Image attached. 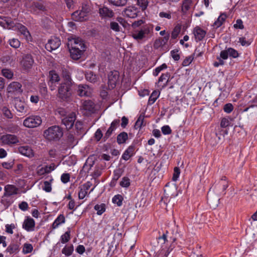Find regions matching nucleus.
Returning <instances> with one entry per match:
<instances>
[{"mask_svg": "<svg viewBox=\"0 0 257 257\" xmlns=\"http://www.w3.org/2000/svg\"><path fill=\"white\" fill-rule=\"evenodd\" d=\"M72 19L75 21L82 22L87 20V16L80 11H77L72 14Z\"/></svg>", "mask_w": 257, "mask_h": 257, "instance_id": "20", "label": "nucleus"}, {"mask_svg": "<svg viewBox=\"0 0 257 257\" xmlns=\"http://www.w3.org/2000/svg\"><path fill=\"white\" fill-rule=\"evenodd\" d=\"M145 116L143 114H141L138 117L137 121L135 123L134 127L135 129L140 128L142 126L144 125V120Z\"/></svg>", "mask_w": 257, "mask_h": 257, "instance_id": "38", "label": "nucleus"}, {"mask_svg": "<svg viewBox=\"0 0 257 257\" xmlns=\"http://www.w3.org/2000/svg\"><path fill=\"white\" fill-rule=\"evenodd\" d=\"M86 80L91 83H95L97 81V76L91 71H89L85 74Z\"/></svg>", "mask_w": 257, "mask_h": 257, "instance_id": "33", "label": "nucleus"}, {"mask_svg": "<svg viewBox=\"0 0 257 257\" xmlns=\"http://www.w3.org/2000/svg\"><path fill=\"white\" fill-rule=\"evenodd\" d=\"M7 89L9 93L19 94L23 92L21 84L16 81L11 83L9 85Z\"/></svg>", "mask_w": 257, "mask_h": 257, "instance_id": "15", "label": "nucleus"}, {"mask_svg": "<svg viewBox=\"0 0 257 257\" xmlns=\"http://www.w3.org/2000/svg\"><path fill=\"white\" fill-rule=\"evenodd\" d=\"M219 201L218 197H216L214 200L213 199V197L211 194H208L207 195V202L211 207L215 208L218 206Z\"/></svg>", "mask_w": 257, "mask_h": 257, "instance_id": "32", "label": "nucleus"}, {"mask_svg": "<svg viewBox=\"0 0 257 257\" xmlns=\"http://www.w3.org/2000/svg\"><path fill=\"white\" fill-rule=\"evenodd\" d=\"M94 208L97 211V214L100 215L105 211V205L103 203L96 204Z\"/></svg>", "mask_w": 257, "mask_h": 257, "instance_id": "40", "label": "nucleus"}, {"mask_svg": "<svg viewBox=\"0 0 257 257\" xmlns=\"http://www.w3.org/2000/svg\"><path fill=\"white\" fill-rule=\"evenodd\" d=\"M82 108L84 110L89 112H93L94 111L95 105L92 101L90 100H86L83 102Z\"/></svg>", "mask_w": 257, "mask_h": 257, "instance_id": "24", "label": "nucleus"}, {"mask_svg": "<svg viewBox=\"0 0 257 257\" xmlns=\"http://www.w3.org/2000/svg\"><path fill=\"white\" fill-rule=\"evenodd\" d=\"M9 43L11 47L14 48H18L20 46V42L17 39L13 38L12 39H10Z\"/></svg>", "mask_w": 257, "mask_h": 257, "instance_id": "48", "label": "nucleus"}, {"mask_svg": "<svg viewBox=\"0 0 257 257\" xmlns=\"http://www.w3.org/2000/svg\"><path fill=\"white\" fill-rule=\"evenodd\" d=\"M33 249V245L30 243H25L23 249V252L24 254L31 253Z\"/></svg>", "mask_w": 257, "mask_h": 257, "instance_id": "46", "label": "nucleus"}, {"mask_svg": "<svg viewBox=\"0 0 257 257\" xmlns=\"http://www.w3.org/2000/svg\"><path fill=\"white\" fill-rule=\"evenodd\" d=\"M81 10L83 12V13L88 16L91 12V8L89 5L83 4Z\"/></svg>", "mask_w": 257, "mask_h": 257, "instance_id": "54", "label": "nucleus"}, {"mask_svg": "<svg viewBox=\"0 0 257 257\" xmlns=\"http://www.w3.org/2000/svg\"><path fill=\"white\" fill-rule=\"evenodd\" d=\"M2 111L4 115L8 118H12L13 116L11 110L7 107H3Z\"/></svg>", "mask_w": 257, "mask_h": 257, "instance_id": "52", "label": "nucleus"}, {"mask_svg": "<svg viewBox=\"0 0 257 257\" xmlns=\"http://www.w3.org/2000/svg\"><path fill=\"white\" fill-rule=\"evenodd\" d=\"M20 250L19 244L17 243H11L7 248L6 252L9 254H16Z\"/></svg>", "mask_w": 257, "mask_h": 257, "instance_id": "25", "label": "nucleus"}, {"mask_svg": "<svg viewBox=\"0 0 257 257\" xmlns=\"http://www.w3.org/2000/svg\"><path fill=\"white\" fill-rule=\"evenodd\" d=\"M70 239V230L68 229L65 233L61 236L60 240L62 243L68 242Z\"/></svg>", "mask_w": 257, "mask_h": 257, "instance_id": "39", "label": "nucleus"}, {"mask_svg": "<svg viewBox=\"0 0 257 257\" xmlns=\"http://www.w3.org/2000/svg\"><path fill=\"white\" fill-rule=\"evenodd\" d=\"M138 12V9L134 6L128 7L123 11L124 16L133 19L137 17Z\"/></svg>", "mask_w": 257, "mask_h": 257, "instance_id": "17", "label": "nucleus"}, {"mask_svg": "<svg viewBox=\"0 0 257 257\" xmlns=\"http://www.w3.org/2000/svg\"><path fill=\"white\" fill-rule=\"evenodd\" d=\"M90 88L86 84H80L78 86L77 92L81 96H89L91 94Z\"/></svg>", "mask_w": 257, "mask_h": 257, "instance_id": "18", "label": "nucleus"}, {"mask_svg": "<svg viewBox=\"0 0 257 257\" xmlns=\"http://www.w3.org/2000/svg\"><path fill=\"white\" fill-rule=\"evenodd\" d=\"M193 33L197 41H201L206 35V31L197 27L194 29Z\"/></svg>", "mask_w": 257, "mask_h": 257, "instance_id": "22", "label": "nucleus"}, {"mask_svg": "<svg viewBox=\"0 0 257 257\" xmlns=\"http://www.w3.org/2000/svg\"><path fill=\"white\" fill-rule=\"evenodd\" d=\"M79 188L80 191L78 193V198L79 199H83L87 194V192L84 190L81 187Z\"/></svg>", "mask_w": 257, "mask_h": 257, "instance_id": "63", "label": "nucleus"}, {"mask_svg": "<svg viewBox=\"0 0 257 257\" xmlns=\"http://www.w3.org/2000/svg\"><path fill=\"white\" fill-rule=\"evenodd\" d=\"M160 94V92L157 91H154L152 93L151 95L149 97V103L152 104L154 103L158 97H159Z\"/></svg>", "mask_w": 257, "mask_h": 257, "instance_id": "44", "label": "nucleus"}, {"mask_svg": "<svg viewBox=\"0 0 257 257\" xmlns=\"http://www.w3.org/2000/svg\"><path fill=\"white\" fill-rule=\"evenodd\" d=\"M53 181V178L51 177L48 181L44 182V186L43 189L47 192H50L52 190L51 183Z\"/></svg>", "mask_w": 257, "mask_h": 257, "instance_id": "36", "label": "nucleus"}, {"mask_svg": "<svg viewBox=\"0 0 257 257\" xmlns=\"http://www.w3.org/2000/svg\"><path fill=\"white\" fill-rule=\"evenodd\" d=\"M69 49L71 57L74 60L79 59L83 54V52L85 51L83 50H80L78 48H75V49H71L70 48Z\"/></svg>", "mask_w": 257, "mask_h": 257, "instance_id": "26", "label": "nucleus"}, {"mask_svg": "<svg viewBox=\"0 0 257 257\" xmlns=\"http://www.w3.org/2000/svg\"><path fill=\"white\" fill-rule=\"evenodd\" d=\"M153 26L151 24H147L143 27L140 30L135 31L132 34V37L137 41H140L146 38L150 34L153 32Z\"/></svg>", "mask_w": 257, "mask_h": 257, "instance_id": "3", "label": "nucleus"}, {"mask_svg": "<svg viewBox=\"0 0 257 257\" xmlns=\"http://www.w3.org/2000/svg\"><path fill=\"white\" fill-rule=\"evenodd\" d=\"M98 14L102 19H108L114 17V13L112 10L105 6H100Z\"/></svg>", "mask_w": 257, "mask_h": 257, "instance_id": "7", "label": "nucleus"}, {"mask_svg": "<svg viewBox=\"0 0 257 257\" xmlns=\"http://www.w3.org/2000/svg\"><path fill=\"white\" fill-rule=\"evenodd\" d=\"M43 135L48 141H58L63 136V131L60 126L53 125L45 130Z\"/></svg>", "mask_w": 257, "mask_h": 257, "instance_id": "2", "label": "nucleus"}, {"mask_svg": "<svg viewBox=\"0 0 257 257\" xmlns=\"http://www.w3.org/2000/svg\"><path fill=\"white\" fill-rule=\"evenodd\" d=\"M163 134L165 135L171 134L172 130L169 125H164L161 128Z\"/></svg>", "mask_w": 257, "mask_h": 257, "instance_id": "57", "label": "nucleus"}, {"mask_svg": "<svg viewBox=\"0 0 257 257\" xmlns=\"http://www.w3.org/2000/svg\"><path fill=\"white\" fill-rule=\"evenodd\" d=\"M18 151L22 155L28 157L34 156V153L32 149L29 146H21L19 147Z\"/></svg>", "mask_w": 257, "mask_h": 257, "instance_id": "21", "label": "nucleus"}, {"mask_svg": "<svg viewBox=\"0 0 257 257\" xmlns=\"http://www.w3.org/2000/svg\"><path fill=\"white\" fill-rule=\"evenodd\" d=\"M110 28L116 32L119 31V26L117 23L112 22L110 24Z\"/></svg>", "mask_w": 257, "mask_h": 257, "instance_id": "64", "label": "nucleus"}, {"mask_svg": "<svg viewBox=\"0 0 257 257\" xmlns=\"http://www.w3.org/2000/svg\"><path fill=\"white\" fill-rule=\"evenodd\" d=\"M167 65L165 63H164L161 66L157 67L155 70V72L153 73L154 75L155 76H157L162 70L167 68Z\"/></svg>", "mask_w": 257, "mask_h": 257, "instance_id": "53", "label": "nucleus"}, {"mask_svg": "<svg viewBox=\"0 0 257 257\" xmlns=\"http://www.w3.org/2000/svg\"><path fill=\"white\" fill-rule=\"evenodd\" d=\"M34 61L32 56L30 54L25 55L21 61V65L23 68L25 70H28L32 68Z\"/></svg>", "mask_w": 257, "mask_h": 257, "instance_id": "13", "label": "nucleus"}, {"mask_svg": "<svg viewBox=\"0 0 257 257\" xmlns=\"http://www.w3.org/2000/svg\"><path fill=\"white\" fill-rule=\"evenodd\" d=\"M180 174V169L178 167H175L174 169V174L172 177V180L176 181L177 180Z\"/></svg>", "mask_w": 257, "mask_h": 257, "instance_id": "56", "label": "nucleus"}, {"mask_svg": "<svg viewBox=\"0 0 257 257\" xmlns=\"http://www.w3.org/2000/svg\"><path fill=\"white\" fill-rule=\"evenodd\" d=\"M42 123V119L38 115H31L24 120L23 125L28 128H34Z\"/></svg>", "mask_w": 257, "mask_h": 257, "instance_id": "4", "label": "nucleus"}, {"mask_svg": "<svg viewBox=\"0 0 257 257\" xmlns=\"http://www.w3.org/2000/svg\"><path fill=\"white\" fill-rule=\"evenodd\" d=\"M1 141L4 145L17 144L19 143L18 138L14 135L7 134L1 137Z\"/></svg>", "mask_w": 257, "mask_h": 257, "instance_id": "9", "label": "nucleus"}, {"mask_svg": "<svg viewBox=\"0 0 257 257\" xmlns=\"http://www.w3.org/2000/svg\"><path fill=\"white\" fill-rule=\"evenodd\" d=\"M67 45L68 48L75 49L78 48L80 50H85V47L83 41L79 38L69 39Z\"/></svg>", "mask_w": 257, "mask_h": 257, "instance_id": "8", "label": "nucleus"}, {"mask_svg": "<svg viewBox=\"0 0 257 257\" xmlns=\"http://www.w3.org/2000/svg\"><path fill=\"white\" fill-rule=\"evenodd\" d=\"M37 173L39 175H43L45 174L49 173L48 168L46 166L44 167H42L40 169H38L37 171Z\"/></svg>", "mask_w": 257, "mask_h": 257, "instance_id": "61", "label": "nucleus"}, {"mask_svg": "<svg viewBox=\"0 0 257 257\" xmlns=\"http://www.w3.org/2000/svg\"><path fill=\"white\" fill-rule=\"evenodd\" d=\"M181 31V26L177 25L174 28L172 34H171V37L173 39H175L177 38L178 35L179 34L180 32Z\"/></svg>", "mask_w": 257, "mask_h": 257, "instance_id": "41", "label": "nucleus"}, {"mask_svg": "<svg viewBox=\"0 0 257 257\" xmlns=\"http://www.w3.org/2000/svg\"><path fill=\"white\" fill-rule=\"evenodd\" d=\"M65 221V219L64 215L63 214L59 215L52 224L53 228H57L60 224L64 223Z\"/></svg>", "mask_w": 257, "mask_h": 257, "instance_id": "30", "label": "nucleus"}, {"mask_svg": "<svg viewBox=\"0 0 257 257\" xmlns=\"http://www.w3.org/2000/svg\"><path fill=\"white\" fill-rule=\"evenodd\" d=\"M14 165V161H10L8 162H3L2 164V166L5 169H12Z\"/></svg>", "mask_w": 257, "mask_h": 257, "instance_id": "58", "label": "nucleus"}, {"mask_svg": "<svg viewBox=\"0 0 257 257\" xmlns=\"http://www.w3.org/2000/svg\"><path fill=\"white\" fill-rule=\"evenodd\" d=\"M14 102L15 107L18 112L21 113L22 114H25L28 113L29 111V106L21 98H15Z\"/></svg>", "mask_w": 257, "mask_h": 257, "instance_id": "5", "label": "nucleus"}, {"mask_svg": "<svg viewBox=\"0 0 257 257\" xmlns=\"http://www.w3.org/2000/svg\"><path fill=\"white\" fill-rule=\"evenodd\" d=\"M103 135L100 129L98 128L94 134V138L97 141H99L102 138Z\"/></svg>", "mask_w": 257, "mask_h": 257, "instance_id": "62", "label": "nucleus"}, {"mask_svg": "<svg viewBox=\"0 0 257 257\" xmlns=\"http://www.w3.org/2000/svg\"><path fill=\"white\" fill-rule=\"evenodd\" d=\"M61 181L64 183H67L70 180V175L68 173H64L61 177Z\"/></svg>", "mask_w": 257, "mask_h": 257, "instance_id": "60", "label": "nucleus"}, {"mask_svg": "<svg viewBox=\"0 0 257 257\" xmlns=\"http://www.w3.org/2000/svg\"><path fill=\"white\" fill-rule=\"evenodd\" d=\"M74 250V247L72 244H71L69 246H65L62 249V253L65 254L66 256H70L71 255Z\"/></svg>", "mask_w": 257, "mask_h": 257, "instance_id": "35", "label": "nucleus"}, {"mask_svg": "<svg viewBox=\"0 0 257 257\" xmlns=\"http://www.w3.org/2000/svg\"><path fill=\"white\" fill-rule=\"evenodd\" d=\"M2 74L4 76L8 78L11 79L13 77L14 74L12 71L8 69H3L2 70Z\"/></svg>", "mask_w": 257, "mask_h": 257, "instance_id": "50", "label": "nucleus"}, {"mask_svg": "<svg viewBox=\"0 0 257 257\" xmlns=\"http://www.w3.org/2000/svg\"><path fill=\"white\" fill-rule=\"evenodd\" d=\"M31 8L32 10H34V11H46V7L44 5V3L42 1L33 2L31 4Z\"/></svg>", "mask_w": 257, "mask_h": 257, "instance_id": "23", "label": "nucleus"}, {"mask_svg": "<svg viewBox=\"0 0 257 257\" xmlns=\"http://www.w3.org/2000/svg\"><path fill=\"white\" fill-rule=\"evenodd\" d=\"M128 139L127 134L125 132L120 133L117 137V142L119 144H123Z\"/></svg>", "mask_w": 257, "mask_h": 257, "instance_id": "34", "label": "nucleus"}, {"mask_svg": "<svg viewBox=\"0 0 257 257\" xmlns=\"http://www.w3.org/2000/svg\"><path fill=\"white\" fill-rule=\"evenodd\" d=\"M119 78V73L117 71H113L110 72L108 76V84L110 88H113L115 87Z\"/></svg>", "mask_w": 257, "mask_h": 257, "instance_id": "12", "label": "nucleus"}, {"mask_svg": "<svg viewBox=\"0 0 257 257\" xmlns=\"http://www.w3.org/2000/svg\"><path fill=\"white\" fill-rule=\"evenodd\" d=\"M0 25L4 28L14 29L16 25V22L12 21L10 18L0 17Z\"/></svg>", "mask_w": 257, "mask_h": 257, "instance_id": "14", "label": "nucleus"}, {"mask_svg": "<svg viewBox=\"0 0 257 257\" xmlns=\"http://www.w3.org/2000/svg\"><path fill=\"white\" fill-rule=\"evenodd\" d=\"M75 120V113L71 112L62 119V122L66 126L67 129L70 130L73 126Z\"/></svg>", "mask_w": 257, "mask_h": 257, "instance_id": "10", "label": "nucleus"}, {"mask_svg": "<svg viewBox=\"0 0 257 257\" xmlns=\"http://www.w3.org/2000/svg\"><path fill=\"white\" fill-rule=\"evenodd\" d=\"M192 0H184L182 7V10L183 12H186L190 9L192 4Z\"/></svg>", "mask_w": 257, "mask_h": 257, "instance_id": "43", "label": "nucleus"}, {"mask_svg": "<svg viewBox=\"0 0 257 257\" xmlns=\"http://www.w3.org/2000/svg\"><path fill=\"white\" fill-rule=\"evenodd\" d=\"M233 109V106L231 103H227L224 105L223 107V110L225 112L230 113L231 112Z\"/></svg>", "mask_w": 257, "mask_h": 257, "instance_id": "59", "label": "nucleus"}, {"mask_svg": "<svg viewBox=\"0 0 257 257\" xmlns=\"http://www.w3.org/2000/svg\"><path fill=\"white\" fill-rule=\"evenodd\" d=\"M137 5L142 11H145L148 6V0H138Z\"/></svg>", "mask_w": 257, "mask_h": 257, "instance_id": "49", "label": "nucleus"}, {"mask_svg": "<svg viewBox=\"0 0 257 257\" xmlns=\"http://www.w3.org/2000/svg\"><path fill=\"white\" fill-rule=\"evenodd\" d=\"M35 222L34 220L29 217H28L24 221L23 228L27 231H32L34 230Z\"/></svg>", "mask_w": 257, "mask_h": 257, "instance_id": "19", "label": "nucleus"}, {"mask_svg": "<svg viewBox=\"0 0 257 257\" xmlns=\"http://www.w3.org/2000/svg\"><path fill=\"white\" fill-rule=\"evenodd\" d=\"M231 119L230 118H223L221 120L220 126L223 128H225L229 125H231Z\"/></svg>", "mask_w": 257, "mask_h": 257, "instance_id": "45", "label": "nucleus"}, {"mask_svg": "<svg viewBox=\"0 0 257 257\" xmlns=\"http://www.w3.org/2000/svg\"><path fill=\"white\" fill-rule=\"evenodd\" d=\"M109 3L116 7H122L127 3V0H108Z\"/></svg>", "mask_w": 257, "mask_h": 257, "instance_id": "37", "label": "nucleus"}, {"mask_svg": "<svg viewBox=\"0 0 257 257\" xmlns=\"http://www.w3.org/2000/svg\"><path fill=\"white\" fill-rule=\"evenodd\" d=\"M14 30H18L19 32L24 36V38L27 40H29L31 39V35L27 28L23 25L17 23L16 22V25L13 29Z\"/></svg>", "mask_w": 257, "mask_h": 257, "instance_id": "16", "label": "nucleus"}, {"mask_svg": "<svg viewBox=\"0 0 257 257\" xmlns=\"http://www.w3.org/2000/svg\"><path fill=\"white\" fill-rule=\"evenodd\" d=\"M227 49L228 53L230 57H231L233 58H236L238 57L239 54L236 50L232 48H229Z\"/></svg>", "mask_w": 257, "mask_h": 257, "instance_id": "51", "label": "nucleus"}, {"mask_svg": "<svg viewBox=\"0 0 257 257\" xmlns=\"http://www.w3.org/2000/svg\"><path fill=\"white\" fill-rule=\"evenodd\" d=\"M114 130H115L113 127H111V126H110L103 137V140L104 142L109 138Z\"/></svg>", "mask_w": 257, "mask_h": 257, "instance_id": "55", "label": "nucleus"}, {"mask_svg": "<svg viewBox=\"0 0 257 257\" xmlns=\"http://www.w3.org/2000/svg\"><path fill=\"white\" fill-rule=\"evenodd\" d=\"M60 78L58 74L53 70L49 72L48 86L51 90H55L57 84L60 81Z\"/></svg>", "mask_w": 257, "mask_h": 257, "instance_id": "6", "label": "nucleus"}, {"mask_svg": "<svg viewBox=\"0 0 257 257\" xmlns=\"http://www.w3.org/2000/svg\"><path fill=\"white\" fill-rule=\"evenodd\" d=\"M170 76V75L169 73L162 74L161 76L160 77L158 80V83L162 82L164 81H165V82L164 83L163 85H161L162 88H164L167 85Z\"/></svg>", "mask_w": 257, "mask_h": 257, "instance_id": "28", "label": "nucleus"}, {"mask_svg": "<svg viewBox=\"0 0 257 257\" xmlns=\"http://www.w3.org/2000/svg\"><path fill=\"white\" fill-rule=\"evenodd\" d=\"M226 15L225 14H221L218 18L216 21L213 24V26L215 28L220 27L224 22L226 19Z\"/></svg>", "mask_w": 257, "mask_h": 257, "instance_id": "29", "label": "nucleus"}, {"mask_svg": "<svg viewBox=\"0 0 257 257\" xmlns=\"http://www.w3.org/2000/svg\"><path fill=\"white\" fill-rule=\"evenodd\" d=\"M60 45V40L57 37H54L48 41L45 45V48L48 51H52L59 48Z\"/></svg>", "mask_w": 257, "mask_h": 257, "instance_id": "11", "label": "nucleus"}, {"mask_svg": "<svg viewBox=\"0 0 257 257\" xmlns=\"http://www.w3.org/2000/svg\"><path fill=\"white\" fill-rule=\"evenodd\" d=\"M65 80L62 82L58 87V97L64 100L69 98L72 94L71 86L72 83L71 81L70 76L66 73L65 74Z\"/></svg>", "mask_w": 257, "mask_h": 257, "instance_id": "1", "label": "nucleus"}, {"mask_svg": "<svg viewBox=\"0 0 257 257\" xmlns=\"http://www.w3.org/2000/svg\"><path fill=\"white\" fill-rule=\"evenodd\" d=\"M123 197L120 195H115L112 198V202L116 204L118 206H120L122 205Z\"/></svg>", "mask_w": 257, "mask_h": 257, "instance_id": "42", "label": "nucleus"}, {"mask_svg": "<svg viewBox=\"0 0 257 257\" xmlns=\"http://www.w3.org/2000/svg\"><path fill=\"white\" fill-rule=\"evenodd\" d=\"M130 179L127 177H124L122 178L121 181L119 183V185L125 188H127L130 186Z\"/></svg>", "mask_w": 257, "mask_h": 257, "instance_id": "47", "label": "nucleus"}, {"mask_svg": "<svg viewBox=\"0 0 257 257\" xmlns=\"http://www.w3.org/2000/svg\"><path fill=\"white\" fill-rule=\"evenodd\" d=\"M5 193L4 195L10 196L14 194H17L18 189L14 185H7L5 188Z\"/></svg>", "mask_w": 257, "mask_h": 257, "instance_id": "27", "label": "nucleus"}, {"mask_svg": "<svg viewBox=\"0 0 257 257\" xmlns=\"http://www.w3.org/2000/svg\"><path fill=\"white\" fill-rule=\"evenodd\" d=\"M134 148L133 147H129L123 153L122 155V158L127 161L134 154Z\"/></svg>", "mask_w": 257, "mask_h": 257, "instance_id": "31", "label": "nucleus"}]
</instances>
